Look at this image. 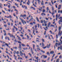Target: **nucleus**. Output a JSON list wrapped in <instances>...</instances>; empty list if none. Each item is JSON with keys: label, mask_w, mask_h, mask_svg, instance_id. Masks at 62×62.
<instances>
[{"label": "nucleus", "mask_w": 62, "mask_h": 62, "mask_svg": "<svg viewBox=\"0 0 62 62\" xmlns=\"http://www.w3.org/2000/svg\"><path fill=\"white\" fill-rule=\"evenodd\" d=\"M19 19H20V20H21L22 23H23V24H24V23H25L26 24V22H25V21L23 20V19H22L21 18H19Z\"/></svg>", "instance_id": "nucleus-1"}, {"label": "nucleus", "mask_w": 62, "mask_h": 62, "mask_svg": "<svg viewBox=\"0 0 62 62\" xmlns=\"http://www.w3.org/2000/svg\"><path fill=\"white\" fill-rule=\"evenodd\" d=\"M62 44V41H61V42H60L58 43H56L55 44V45L56 46H57V45L58 46H59V45H60L61 44Z\"/></svg>", "instance_id": "nucleus-2"}, {"label": "nucleus", "mask_w": 62, "mask_h": 62, "mask_svg": "<svg viewBox=\"0 0 62 62\" xmlns=\"http://www.w3.org/2000/svg\"><path fill=\"white\" fill-rule=\"evenodd\" d=\"M8 35H9V36H10V37H14V38L15 39V36H13V35H11L10 33H8Z\"/></svg>", "instance_id": "nucleus-3"}, {"label": "nucleus", "mask_w": 62, "mask_h": 62, "mask_svg": "<svg viewBox=\"0 0 62 62\" xmlns=\"http://www.w3.org/2000/svg\"><path fill=\"white\" fill-rule=\"evenodd\" d=\"M22 8H25L26 9H27V7L26 6H25V5H23L22 6Z\"/></svg>", "instance_id": "nucleus-4"}, {"label": "nucleus", "mask_w": 62, "mask_h": 62, "mask_svg": "<svg viewBox=\"0 0 62 62\" xmlns=\"http://www.w3.org/2000/svg\"><path fill=\"white\" fill-rule=\"evenodd\" d=\"M61 27L59 26V32L58 34L59 35V34H60V30H61Z\"/></svg>", "instance_id": "nucleus-5"}, {"label": "nucleus", "mask_w": 62, "mask_h": 62, "mask_svg": "<svg viewBox=\"0 0 62 62\" xmlns=\"http://www.w3.org/2000/svg\"><path fill=\"white\" fill-rule=\"evenodd\" d=\"M61 8V5H59L58 6V9H60Z\"/></svg>", "instance_id": "nucleus-6"}, {"label": "nucleus", "mask_w": 62, "mask_h": 62, "mask_svg": "<svg viewBox=\"0 0 62 62\" xmlns=\"http://www.w3.org/2000/svg\"><path fill=\"white\" fill-rule=\"evenodd\" d=\"M59 24H60V23H62V20H59L58 22Z\"/></svg>", "instance_id": "nucleus-7"}, {"label": "nucleus", "mask_w": 62, "mask_h": 62, "mask_svg": "<svg viewBox=\"0 0 62 62\" xmlns=\"http://www.w3.org/2000/svg\"><path fill=\"white\" fill-rule=\"evenodd\" d=\"M51 54H53L54 53V51H51L50 52Z\"/></svg>", "instance_id": "nucleus-8"}, {"label": "nucleus", "mask_w": 62, "mask_h": 62, "mask_svg": "<svg viewBox=\"0 0 62 62\" xmlns=\"http://www.w3.org/2000/svg\"><path fill=\"white\" fill-rule=\"evenodd\" d=\"M17 37L18 38V39L19 40H21V39L20 37H19L18 36H17Z\"/></svg>", "instance_id": "nucleus-9"}, {"label": "nucleus", "mask_w": 62, "mask_h": 62, "mask_svg": "<svg viewBox=\"0 0 62 62\" xmlns=\"http://www.w3.org/2000/svg\"><path fill=\"white\" fill-rule=\"evenodd\" d=\"M20 55H21V56H23V53H22V52L21 51H20Z\"/></svg>", "instance_id": "nucleus-10"}, {"label": "nucleus", "mask_w": 62, "mask_h": 62, "mask_svg": "<svg viewBox=\"0 0 62 62\" xmlns=\"http://www.w3.org/2000/svg\"><path fill=\"white\" fill-rule=\"evenodd\" d=\"M30 1H29V0H28V2L27 3V4L28 5H29V4H30Z\"/></svg>", "instance_id": "nucleus-11"}, {"label": "nucleus", "mask_w": 62, "mask_h": 62, "mask_svg": "<svg viewBox=\"0 0 62 62\" xmlns=\"http://www.w3.org/2000/svg\"><path fill=\"white\" fill-rule=\"evenodd\" d=\"M50 45H51V44H49V45H47V48H49V47H50Z\"/></svg>", "instance_id": "nucleus-12"}, {"label": "nucleus", "mask_w": 62, "mask_h": 62, "mask_svg": "<svg viewBox=\"0 0 62 62\" xmlns=\"http://www.w3.org/2000/svg\"><path fill=\"white\" fill-rule=\"evenodd\" d=\"M43 57L44 58H47V56H45L44 55H43Z\"/></svg>", "instance_id": "nucleus-13"}, {"label": "nucleus", "mask_w": 62, "mask_h": 62, "mask_svg": "<svg viewBox=\"0 0 62 62\" xmlns=\"http://www.w3.org/2000/svg\"><path fill=\"white\" fill-rule=\"evenodd\" d=\"M8 4H9V5H8V8H10V5H10V3H7Z\"/></svg>", "instance_id": "nucleus-14"}, {"label": "nucleus", "mask_w": 62, "mask_h": 62, "mask_svg": "<svg viewBox=\"0 0 62 62\" xmlns=\"http://www.w3.org/2000/svg\"><path fill=\"white\" fill-rule=\"evenodd\" d=\"M36 59H37V62H38V60L39 59V57H37L36 58Z\"/></svg>", "instance_id": "nucleus-15"}, {"label": "nucleus", "mask_w": 62, "mask_h": 62, "mask_svg": "<svg viewBox=\"0 0 62 62\" xmlns=\"http://www.w3.org/2000/svg\"><path fill=\"white\" fill-rule=\"evenodd\" d=\"M6 39H8V40H10L9 39V37H6L5 38Z\"/></svg>", "instance_id": "nucleus-16"}, {"label": "nucleus", "mask_w": 62, "mask_h": 62, "mask_svg": "<svg viewBox=\"0 0 62 62\" xmlns=\"http://www.w3.org/2000/svg\"><path fill=\"white\" fill-rule=\"evenodd\" d=\"M21 45L22 46H23V47H25L26 46L25 45L23 44H21Z\"/></svg>", "instance_id": "nucleus-17"}, {"label": "nucleus", "mask_w": 62, "mask_h": 62, "mask_svg": "<svg viewBox=\"0 0 62 62\" xmlns=\"http://www.w3.org/2000/svg\"><path fill=\"white\" fill-rule=\"evenodd\" d=\"M37 1H38V4L39 5H40V0H37Z\"/></svg>", "instance_id": "nucleus-18"}, {"label": "nucleus", "mask_w": 62, "mask_h": 62, "mask_svg": "<svg viewBox=\"0 0 62 62\" xmlns=\"http://www.w3.org/2000/svg\"><path fill=\"white\" fill-rule=\"evenodd\" d=\"M44 23L46 24L47 23V21H45V20H44Z\"/></svg>", "instance_id": "nucleus-19"}, {"label": "nucleus", "mask_w": 62, "mask_h": 62, "mask_svg": "<svg viewBox=\"0 0 62 62\" xmlns=\"http://www.w3.org/2000/svg\"><path fill=\"white\" fill-rule=\"evenodd\" d=\"M36 20H37V21L38 22H39V21L38 19V18L37 17L36 18Z\"/></svg>", "instance_id": "nucleus-20"}, {"label": "nucleus", "mask_w": 62, "mask_h": 62, "mask_svg": "<svg viewBox=\"0 0 62 62\" xmlns=\"http://www.w3.org/2000/svg\"><path fill=\"white\" fill-rule=\"evenodd\" d=\"M52 27H54V25H53L51 24V25L50 26V27H52Z\"/></svg>", "instance_id": "nucleus-21"}, {"label": "nucleus", "mask_w": 62, "mask_h": 62, "mask_svg": "<svg viewBox=\"0 0 62 62\" xmlns=\"http://www.w3.org/2000/svg\"><path fill=\"white\" fill-rule=\"evenodd\" d=\"M32 29H33V33L35 32V29H34V27H33L32 28Z\"/></svg>", "instance_id": "nucleus-22"}, {"label": "nucleus", "mask_w": 62, "mask_h": 62, "mask_svg": "<svg viewBox=\"0 0 62 62\" xmlns=\"http://www.w3.org/2000/svg\"><path fill=\"white\" fill-rule=\"evenodd\" d=\"M51 22H49L48 24V27H49L50 25L51 24Z\"/></svg>", "instance_id": "nucleus-23"}, {"label": "nucleus", "mask_w": 62, "mask_h": 62, "mask_svg": "<svg viewBox=\"0 0 62 62\" xmlns=\"http://www.w3.org/2000/svg\"><path fill=\"white\" fill-rule=\"evenodd\" d=\"M12 17V16H11L10 15L9 16H8V18H11Z\"/></svg>", "instance_id": "nucleus-24"}, {"label": "nucleus", "mask_w": 62, "mask_h": 62, "mask_svg": "<svg viewBox=\"0 0 62 62\" xmlns=\"http://www.w3.org/2000/svg\"><path fill=\"white\" fill-rule=\"evenodd\" d=\"M31 8H33V10H35V8L33 7H31Z\"/></svg>", "instance_id": "nucleus-25"}, {"label": "nucleus", "mask_w": 62, "mask_h": 62, "mask_svg": "<svg viewBox=\"0 0 62 62\" xmlns=\"http://www.w3.org/2000/svg\"><path fill=\"white\" fill-rule=\"evenodd\" d=\"M51 8L52 11H54V8L53 7H52Z\"/></svg>", "instance_id": "nucleus-26"}, {"label": "nucleus", "mask_w": 62, "mask_h": 62, "mask_svg": "<svg viewBox=\"0 0 62 62\" xmlns=\"http://www.w3.org/2000/svg\"><path fill=\"white\" fill-rule=\"evenodd\" d=\"M41 4L42 5H43V0L41 2Z\"/></svg>", "instance_id": "nucleus-27"}, {"label": "nucleus", "mask_w": 62, "mask_h": 62, "mask_svg": "<svg viewBox=\"0 0 62 62\" xmlns=\"http://www.w3.org/2000/svg\"><path fill=\"white\" fill-rule=\"evenodd\" d=\"M41 15L42 16H43L44 15H45V16L46 15L45 14V13H42Z\"/></svg>", "instance_id": "nucleus-28"}, {"label": "nucleus", "mask_w": 62, "mask_h": 62, "mask_svg": "<svg viewBox=\"0 0 62 62\" xmlns=\"http://www.w3.org/2000/svg\"><path fill=\"white\" fill-rule=\"evenodd\" d=\"M42 47L43 46H44V43H42Z\"/></svg>", "instance_id": "nucleus-29"}, {"label": "nucleus", "mask_w": 62, "mask_h": 62, "mask_svg": "<svg viewBox=\"0 0 62 62\" xmlns=\"http://www.w3.org/2000/svg\"><path fill=\"white\" fill-rule=\"evenodd\" d=\"M33 19V18H31L29 20V22H30V21H31L32 19Z\"/></svg>", "instance_id": "nucleus-30"}, {"label": "nucleus", "mask_w": 62, "mask_h": 62, "mask_svg": "<svg viewBox=\"0 0 62 62\" xmlns=\"http://www.w3.org/2000/svg\"><path fill=\"white\" fill-rule=\"evenodd\" d=\"M12 31L13 33H14V32H15V31H14V29L13 28V29Z\"/></svg>", "instance_id": "nucleus-31"}, {"label": "nucleus", "mask_w": 62, "mask_h": 62, "mask_svg": "<svg viewBox=\"0 0 62 62\" xmlns=\"http://www.w3.org/2000/svg\"><path fill=\"white\" fill-rule=\"evenodd\" d=\"M51 2L52 4V5H54V3H53V0H51Z\"/></svg>", "instance_id": "nucleus-32"}, {"label": "nucleus", "mask_w": 62, "mask_h": 62, "mask_svg": "<svg viewBox=\"0 0 62 62\" xmlns=\"http://www.w3.org/2000/svg\"><path fill=\"white\" fill-rule=\"evenodd\" d=\"M41 52H42V53H45V51H42V50H41Z\"/></svg>", "instance_id": "nucleus-33"}, {"label": "nucleus", "mask_w": 62, "mask_h": 62, "mask_svg": "<svg viewBox=\"0 0 62 62\" xmlns=\"http://www.w3.org/2000/svg\"><path fill=\"white\" fill-rule=\"evenodd\" d=\"M40 22L41 23H43V20H41L40 21Z\"/></svg>", "instance_id": "nucleus-34"}, {"label": "nucleus", "mask_w": 62, "mask_h": 62, "mask_svg": "<svg viewBox=\"0 0 62 62\" xmlns=\"http://www.w3.org/2000/svg\"><path fill=\"white\" fill-rule=\"evenodd\" d=\"M59 59H58L56 61V62H59Z\"/></svg>", "instance_id": "nucleus-35"}, {"label": "nucleus", "mask_w": 62, "mask_h": 62, "mask_svg": "<svg viewBox=\"0 0 62 62\" xmlns=\"http://www.w3.org/2000/svg\"><path fill=\"white\" fill-rule=\"evenodd\" d=\"M5 45H6V46H7L8 47V43H5Z\"/></svg>", "instance_id": "nucleus-36"}, {"label": "nucleus", "mask_w": 62, "mask_h": 62, "mask_svg": "<svg viewBox=\"0 0 62 62\" xmlns=\"http://www.w3.org/2000/svg\"><path fill=\"white\" fill-rule=\"evenodd\" d=\"M47 54V55H49V54H50V53H49V52H48L47 54Z\"/></svg>", "instance_id": "nucleus-37"}, {"label": "nucleus", "mask_w": 62, "mask_h": 62, "mask_svg": "<svg viewBox=\"0 0 62 62\" xmlns=\"http://www.w3.org/2000/svg\"><path fill=\"white\" fill-rule=\"evenodd\" d=\"M16 54H19V52L18 51H17V52H16Z\"/></svg>", "instance_id": "nucleus-38"}, {"label": "nucleus", "mask_w": 62, "mask_h": 62, "mask_svg": "<svg viewBox=\"0 0 62 62\" xmlns=\"http://www.w3.org/2000/svg\"><path fill=\"white\" fill-rule=\"evenodd\" d=\"M27 39H29V37L28 35H27Z\"/></svg>", "instance_id": "nucleus-39"}, {"label": "nucleus", "mask_w": 62, "mask_h": 62, "mask_svg": "<svg viewBox=\"0 0 62 62\" xmlns=\"http://www.w3.org/2000/svg\"><path fill=\"white\" fill-rule=\"evenodd\" d=\"M20 36L21 37H23V35L22 34H20Z\"/></svg>", "instance_id": "nucleus-40"}, {"label": "nucleus", "mask_w": 62, "mask_h": 62, "mask_svg": "<svg viewBox=\"0 0 62 62\" xmlns=\"http://www.w3.org/2000/svg\"><path fill=\"white\" fill-rule=\"evenodd\" d=\"M30 24H31V25H33V23H30Z\"/></svg>", "instance_id": "nucleus-41"}, {"label": "nucleus", "mask_w": 62, "mask_h": 62, "mask_svg": "<svg viewBox=\"0 0 62 62\" xmlns=\"http://www.w3.org/2000/svg\"><path fill=\"white\" fill-rule=\"evenodd\" d=\"M15 5L16 6H18V4H17L16 3Z\"/></svg>", "instance_id": "nucleus-42"}, {"label": "nucleus", "mask_w": 62, "mask_h": 62, "mask_svg": "<svg viewBox=\"0 0 62 62\" xmlns=\"http://www.w3.org/2000/svg\"><path fill=\"white\" fill-rule=\"evenodd\" d=\"M13 7L14 9H15L16 8V7H15V6H13Z\"/></svg>", "instance_id": "nucleus-43"}, {"label": "nucleus", "mask_w": 62, "mask_h": 62, "mask_svg": "<svg viewBox=\"0 0 62 62\" xmlns=\"http://www.w3.org/2000/svg\"><path fill=\"white\" fill-rule=\"evenodd\" d=\"M59 19H60V20H62V17H60V18H59Z\"/></svg>", "instance_id": "nucleus-44"}, {"label": "nucleus", "mask_w": 62, "mask_h": 62, "mask_svg": "<svg viewBox=\"0 0 62 62\" xmlns=\"http://www.w3.org/2000/svg\"><path fill=\"white\" fill-rule=\"evenodd\" d=\"M10 23L8 22V25H10Z\"/></svg>", "instance_id": "nucleus-45"}, {"label": "nucleus", "mask_w": 62, "mask_h": 62, "mask_svg": "<svg viewBox=\"0 0 62 62\" xmlns=\"http://www.w3.org/2000/svg\"><path fill=\"white\" fill-rule=\"evenodd\" d=\"M49 32H50L51 33V34H53V32H52V31H49Z\"/></svg>", "instance_id": "nucleus-46"}, {"label": "nucleus", "mask_w": 62, "mask_h": 62, "mask_svg": "<svg viewBox=\"0 0 62 62\" xmlns=\"http://www.w3.org/2000/svg\"><path fill=\"white\" fill-rule=\"evenodd\" d=\"M17 48V47H13V49H16Z\"/></svg>", "instance_id": "nucleus-47"}, {"label": "nucleus", "mask_w": 62, "mask_h": 62, "mask_svg": "<svg viewBox=\"0 0 62 62\" xmlns=\"http://www.w3.org/2000/svg\"><path fill=\"white\" fill-rule=\"evenodd\" d=\"M28 54H29V55H30L31 56V54L30 53H29Z\"/></svg>", "instance_id": "nucleus-48"}, {"label": "nucleus", "mask_w": 62, "mask_h": 62, "mask_svg": "<svg viewBox=\"0 0 62 62\" xmlns=\"http://www.w3.org/2000/svg\"><path fill=\"white\" fill-rule=\"evenodd\" d=\"M55 55V54H53V56L52 57V58H53V57H54V56Z\"/></svg>", "instance_id": "nucleus-49"}, {"label": "nucleus", "mask_w": 62, "mask_h": 62, "mask_svg": "<svg viewBox=\"0 0 62 62\" xmlns=\"http://www.w3.org/2000/svg\"><path fill=\"white\" fill-rule=\"evenodd\" d=\"M10 10H11V9H8V10H8V11L9 12H10Z\"/></svg>", "instance_id": "nucleus-50"}, {"label": "nucleus", "mask_w": 62, "mask_h": 62, "mask_svg": "<svg viewBox=\"0 0 62 62\" xmlns=\"http://www.w3.org/2000/svg\"><path fill=\"white\" fill-rule=\"evenodd\" d=\"M49 10V13H50L52 14L51 12V11H50V10Z\"/></svg>", "instance_id": "nucleus-51"}, {"label": "nucleus", "mask_w": 62, "mask_h": 62, "mask_svg": "<svg viewBox=\"0 0 62 62\" xmlns=\"http://www.w3.org/2000/svg\"><path fill=\"white\" fill-rule=\"evenodd\" d=\"M33 49H34V48H35V45L34 44H33Z\"/></svg>", "instance_id": "nucleus-52"}, {"label": "nucleus", "mask_w": 62, "mask_h": 62, "mask_svg": "<svg viewBox=\"0 0 62 62\" xmlns=\"http://www.w3.org/2000/svg\"><path fill=\"white\" fill-rule=\"evenodd\" d=\"M51 2H49V5H50L51 6H52L51 5Z\"/></svg>", "instance_id": "nucleus-53"}, {"label": "nucleus", "mask_w": 62, "mask_h": 62, "mask_svg": "<svg viewBox=\"0 0 62 62\" xmlns=\"http://www.w3.org/2000/svg\"><path fill=\"white\" fill-rule=\"evenodd\" d=\"M33 5V6H34V7H36V8H37V6H36V5H34V4Z\"/></svg>", "instance_id": "nucleus-54"}, {"label": "nucleus", "mask_w": 62, "mask_h": 62, "mask_svg": "<svg viewBox=\"0 0 62 62\" xmlns=\"http://www.w3.org/2000/svg\"><path fill=\"white\" fill-rule=\"evenodd\" d=\"M45 10L43 9V12H45Z\"/></svg>", "instance_id": "nucleus-55"}, {"label": "nucleus", "mask_w": 62, "mask_h": 62, "mask_svg": "<svg viewBox=\"0 0 62 62\" xmlns=\"http://www.w3.org/2000/svg\"><path fill=\"white\" fill-rule=\"evenodd\" d=\"M46 10H49V7H47V8H46Z\"/></svg>", "instance_id": "nucleus-56"}, {"label": "nucleus", "mask_w": 62, "mask_h": 62, "mask_svg": "<svg viewBox=\"0 0 62 62\" xmlns=\"http://www.w3.org/2000/svg\"><path fill=\"white\" fill-rule=\"evenodd\" d=\"M13 15L14 16H15V17L16 16V15H15V13H14L13 14Z\"/></svg>", "instance_id": "nucleus-57"}, {"label": "nucleus", "mask_w": 62, "mask_h": 62, "mask_svg": "<svg viewBox=\"0 0 62 62\" xmlns=\"http://www.w3.org/2000/svg\"><path fill=\"white\" fill-rule=\"evenodd\" d=\"M25 57L26 58H27L28 57V56H25Z\"/></svg>", "instance_id": "nucleus-58"}, {"label": "nucleus", "mask_w": 62, "mask_h": 62, "mask_svg": "<svg viewBox=\"0 0 62 62\" xmlns=\"http://www.w3.org/2000/svg\"><path fill=\"white\" fill-rule=\"evenodd\" d=\"M18 43H21V42L20 41H18Z\"/></svg>", "instance_id": "nucleus-59"}, {"label": "nucleus", "mask_w": 62, "mask_h": 62, "mask_svg": "<svg viewBox=\"0 0 62 62\" xmlns=\"http://www.w3.org/2000/svg\"><path fill=\"white\" fill-rule=\"evenodd\" d=\"M1 20L2 21H4V20L3 19V17L1 18Z\"/></svg>", "instance_id": "nucleus-60"}, {"label": "nucleus", "mask_w": 62, "mask_h": 62, "mask_svg": "<svg viewBox=\"0 0 62 62\" xmlns=\"http://www.w3.org/2000/svg\"><path fill=\"white\" fill-rule=\"evenodd\" d=\"M20 17H23V15H20Z\"/></svg>", "instance_id": "nucleus-61"}, {"label": "nucleus", "mask_w": 62, "mask_h": 62, "mask_svg": "<svg viewBox=\"0 0 62 62\" xmlns=\"http://www.w3.org/2000/svg\"><path fill=\"white\" fill-rule=\"evenodd\" d=\"M42 41L43 42H44V39H42Z\"/></svg>", "instance_id": "nucleus-62"}, {"label": "nucleus", "mask_w": 62, "mask_h": 62, "mask_svg": "<svg viewBox=\"0 0 62 62\" xmlns=\"http://www.w3.org/2000/svg\"><path fill=\"white\" fill-rule=\"evenodd\" d=\"M35 29H36L37 28V25H35Z\"/></svg>", "instance_id": "nucleus-63"}, {"label": "nucleus", "mask_w": 62, "mask_h": 62, "mask_svg": "<svg viewBox=\"0 0 62 62\" xmlns=\"http://www.w3.org/2000/svg\"><path fill=\"white\" fill-rule=\"evenodd\" d=\"M2 12H3V13H5V11H3V10H2Z\"/></svg>", "instance_id": "nucleus-64"}]
</instances>
